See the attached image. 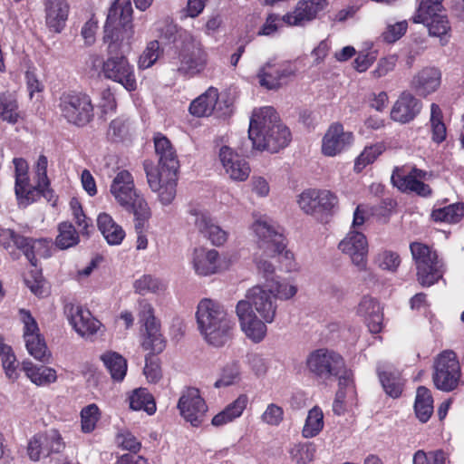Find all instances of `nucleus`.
I'll use <instances>...</instances> for the list:
<instances>
[{"label": "nucleus", "mask_w": 464, "mask_h": 464, "mask_svg": "<svg viewBox=\"0 0 464 464\" xmlns=\"http://www.w3.org/2000/svg\"><path fill=\"white\" fill-rule=\"evenodd\" d=\"M132 14L130 0H115L110 7L103 34L107 58L102 67L106 79L120 83L130 92L138 87L134 66L123 53L125 46L130 48L134 34Z\"/></svg>", "instance_id": "f257e3e1"}, {"label": "nucleus", "mask_w": 464, "mask_h": 464, "mask_svg": "<svg viewBox=\"0 0 464 464\" xmlns=\"http://www.w3.org/2000/svg\"><path fill=\"white\" fill-rule=\"evenodd\" d=\"M248 139L253 148L276 153L289 144L291 132L281 123L276 111L271 106H266L253 111Z\"/></svg>", "instance_id": "f03ea898"}, {"label": "nucleus", "mask_w": 464, "mask_h": 464, "mask_svg": "<svg viewBox=\"0 0 464 464\" xmlns=\"http://www.w3.org/2000/svg\"><path fill=\"white\" fill-rule=\"evenodd\" d=\"M246 296L248 301H239L236 312L246 335L258 343L266 336V326L264 322L256 317L252 308L256 309L266 323H272L276 316V305L272 301L271 296L260 285L252 287Z\"/></svg>", "instance_id": "7ed1b4c3"}, {"label": "nucleus", "mask_w": 464, "mask_h": 464, "mask_svg": "<svg viewBox=\"0 0 464 464\" xmlns=\"http://www.w3.org/2000/svg\"><path fill=\"white\" fill-rule=\"evenodd\" d=\"M169 63L179 75L193 78L206 70L208 53L199 41L184 32L175 38Z\"/></svg>", "instance_id": "20e7f679"}, {"label": "nucleus", "mask_w": 464, "mask_h": 464, "mask_svg": "<svg viewBox=\"0 0 464 464\" xmlns=\"http://www.w3.org/2000/svg\"><path fill=\"white\" fill-rule=\"evenodd\" d=\"M196 318L198 329L208 343L220 347L231 338L234 323L220 303L210 298L202 299L198 304Z\"/></svg>", "instance_id": "39448f33"}, {"label": "nucleus", "mask_w": 464, "mask_h": 464, "mask_svg": "<svg viewBox=\"0 0 464 464\" xmlns=\"http://www.w3.org/2000/svg\"><path fill=\"white\" fill-rule=\"evenodd\" d=\"M53 241L48 238L27 237L14 228L0 225V247L6 251L13 261L24 256L32 266L36 267L38 257L52 256Z\"/></svg>", "instance_id": "423d86ee"}, {"label": "nucleus", "mask_w": 464, "mask_h": 464, "mask_svg": "<svg viewBox=\"0 0 464 464\" xmlns=\"http://www.w3.org/2000/svg\"><path fill=\"white\" fill-rule=\"evenodd\" d=\"M140 322L144 326L141 346L150 351L145 358L143 372L150 382H157L161 377V369L158 362H153L152 356L163 352L166 340L160 332V324L154 315V309L150 304H144L140 314Z\"/></svg>", "instance_id": "0eeeda50"}, {"label": "nucleus", "mask_w": 464, "mask_h": 464, "mask_svg": "<svg viewBox=\"0 0 464 464\" xmlns=\"http://www.w3.org/2000/svg\"><path fill=\"white\" fill-rule=\"evenodd\" d=\"M110 191L116 202L137 218V227L150 218V208L144 197L136 189L134 179L128 170L119 171L113 179Z\"/></svg>", "instance_id": "6e6552de"}, {"label": "nucleus", "mask_w": 464, "mask_h": 464, "mask_svg": "<svg viewBox=\"0 0 464 464\" xmlns=\"http://www.w3.org/2000/svg\"><path fill=\"white\" fill-rule=\"evenodd\" d=\"M61 118L68 124L83 128L94 119V104L92 97L81 91L62 92L57 100Z\"/></svg>", "instance_id": "1a4fd4ad"}, {"label": "nucleus", "mask_w": 464, "mask_h": 464, "mask_svg": "<svg viewBox=\"0 0 464 464\" xmlns=\"http://www.w3.org/2000/svg\"><path fill=\"white\" fill-rule=\"evenodd\" d=\"M252 229L256 235L258 247L263 250L266 256H278V261H285V266L287 271L293 268V253L285 250L286 243L283 233L278 232L271 220L263 216L256 219L252 225Z\"/></svg>", "instance_id": "9d476101"}, {"label": "nucleus", "mask_w": 464, "mask_h": 464, "mask_svg": "<svg viewBox=\"0 0 464 464\" xmlns=\"http://www.w3.org/2000/svg\"><path fill=\"white\" fill-rule=\"evenodd\" d=\"M306 366L314 376L323 381L338 378L340 387L350 382L343 358L334 351L321 348L312 352L306 359Z\"/></svg>", "instance_id": "9b49d317"}, {"label": "nucleus", "mask_w": 464, "mask_h": 464, "mask_svg": "<svg viewBox=\"0 0 464 464\" xmlns=\"http://www.w3.org/2000/svg\"><path fill=\"white\" fill-rule=\"evenodd\" d=\"M410 250L416 266V277L423 287H429L442 278L443 264L437 251L421 242H411Z\"/></svg>", "instance_id": "f8f14e48"}, {"label": "nucleus", "mask_w": 464, "mask_h": 464, "mask_svg": "<svg viewBox=\"0 0 464 464\" xmlns=\"http://www.w3.org/2000/svg\"><path fill=\"white\" fill-rule=\"evenodd\" d=\"M460 378L461 368L455 352L445 350L435 357L432 382L438 390L445 392L456 390Z\"/></svg>", "instance_id": "ddd939ff"}, {"label": "nucleus", "mask_w": 464, "mask_h": 464, "mask_svg": "<svg viewBox=\"0 0 464 464\" xmlns=\"http://www.w3.org/2000/svg\"><path fill=\"white\" fill-rule=\"evenodd\" d=\"M297 204L305 214L323 221L333 215L338 198L327 189L307 188L298 196Z\"/></svg>", "instance_id": "4468645a"}, {"label": "nucleus", "mask_w": 464, "mask_h": 464, "mask_svg": "<svg viewBox=\"0 0 464 464\" xmlns=\"http://www.w3.org/2000/svg\"><path fill=\"white\" fill-rule=\"evenodd\" d=\"M426 171L416 167H396L392 174V182L401 192H414L421 197H429L432 194L430 185L422 179L426 178Z\"/></svg>", "instance_id": "2eb2a0df"}, {"label": "nucleus", "mask_w": 464, "mask_h": 464, "mask_svg": "<svg viewBox=\"0 0 464 464\" xmlns=\"http://www.w3.org/2000/svg\"><path fill=\"white\" fill-rule=\"evenodd\" d=\"M19 314L24 324L23 337L29 354L38 361H48L50 353L36 320L29 310L24 308L19 310Z\"/></svg>", "instance_id": "dca6fc26"}, {"label": "nucleus", "mask_w": 464, "mask_h": 464, "mask_svg": "<svg viewBox=\"0 0 464 464\" xmlns=\"http://www.w3.org/2000/svg\"><path fill=\"white\" fill-rule=\"evenodd\" d=\"M143 168L151 190L159 193V199L163 205L170 204L176 196L178 172H160L151 160H145Z\"/></svg>", "instance_id": "f3484780"}, {"label": "nucleus", "mask_w": 464, "mask_h": 464, "mask_svg": "<svg viewBox=\"0 0 464 464\" xmlns=\"http://www.w3.org/2000/svg\"><path fill=\"white\" fill-rule=\"evenodd\" d=\"M65 447L59 430L52 429L48 431L35 434L29 441L27 452L29 458L37 461L53 453H60Z\"/></svg>", "instance_id": "a211bd4d"}, {"label": "nucleus", "mask_w": 464, "mask_h": 464, "mask_svg": "<svg viewBox=\"0 0 464 464\" xmlns=\"http://www.w3.org/2000/svg\"><path fill=\"white\" fill-rule=\"evenodd\" d=\"M180 415L193 427H199L208 411L204 399L197 388H187L178 401Z\"/></svg>", "instance_id": "6ab92c4d"}, {"label": "nucleus", "mask_w": 464, "mask_h": 464, "mask_svg": "<svg viewBox=\"0 0 464 464\" xmlns=\"http://www.w3.org/2000/svg\"><path fill=\"white\" fill-rule=\"evenodd\" d=\"M231 258L221 256L215 249H195L193 253V267L195 272L203 276L226 271L231 266Z\"/></svg>", "instance_id": "aec40b11"}, {"label": "nucleus", "mask_w": 464, "mask_h": 464, "mask_svg": "<svg viewBox=\"0 0 464 464\" xmlns=\"http://www.w3.org/2000/svg\"><path fill=\"white\" fill-rule=\"evenodd\" d=\"M353 140L352 131L344 130L343 125L340 122H333L323 137L322 153L327 157H335L348 150Z\"/></svg>", "instance_id": "412c9836"}, {"label": "nucleus", "mask_w": 464, "mask_h": 464, "mask_svg": "<svg viewBox=\"0 0 464 464\" xmlns=\"http://www.w3.org/2000/svg\"><path fill=\"white\" fill-rule=\"evenodd\" d=\"M328 5L326 0H299L292 12L282 16L288 26H302L314 20Z\"/></svg>", "instance_id": "4be33fe9"}, {"label": "nucleus", "mask_w": 464, "mask_h": 464, "mask_svg": "<svg viewBox=\"0 0 464 464\" xmlns=\"http://www.w3.org/2000/svg\"><path fill=\"white\" fill-rule=\"evenodd\" d=\"M339 249L349 255L359 271L367 269L368 242L366 237L357 231H351L339 243Z\"/></svg>", "instance_id": "5701e85b"}, {"label": "nucleus", "mask_w": 464, "mask_h": 464, "mask_svg": "<svg viewBox=\"0 0 464 464\" xmlns=\"http://www.w3.org/2000/svg\"><path fill=\"white\" fill-rule=\"evenodd\" d=\"M422 102L409 91H403L393 103L390 118L395 122L407 124L420 113Z\"/></svg>", "instance_id": "b1692460"}, {"label": "nucleus", "mask_w": 464, "mask_h": 464, "mask_svg": "<svg viewBox=\"0 0 464 464\" xmlns=\"http://www.w3.org/2000/svg\"><path fill=\"white\" fill-rule=\"evenodd\" d=\"M218 156L226 173L231 179L245 181L248 179L251 169L249 163L243 156L234 151L228 146H222Z\"/></svg>", "instance_id": "393cba45"}, {"label": "nucleus", "mask_w": 464, "mask_h": 464, "mask_svg": "<svg viewBox=\"0 0 464 464\" xmlns=\"http://www.w3.org/2000/svg\"><path fill=\"white\" fill-rule=\"evenodd\" d=\"M156 155L159 157L160 172H178L179 161L175 148L170 140L162 133L153 136Z\"/></svg>", "instance_id": "a878e982"}, {"label": "nucleus", "mask_w": 464, "mask_h": 464, "mask_svg": "<svg viewBox=\"0 0 464 464\" xmlns=\"http://www.w3.org/2000/svg\"><path fill=\"white\" fill-rule=\"evenodd\" d=\"M65 313L73 329L82 336L92 335L100 328V321L88 309L70 304L65 306Z\"/></svg>", "instance_id": "bb28decb"}, {"label": "nucleus", "mask_w": 464, "mask_h": 464, "mask_svg": "<svg viewBox=\"0 0 464 464\" xmlns=\"http://www.w3.org/2000/svg\"><path fill=\"white\" fill-rule=\"evenodd\" d=\"M441 83V72L435 67H425L411 79L410 87L419 96L427 97L435 92Z\"/></svg>", "instance_id": "cd10ccee"}, {"label": "nucleus", "mask_w": 464, "mask_h": 464, "mask_svg": "<svg viewBox=\"0 0 464 464\" xmlns=\"http://www.w3.org/2000/svg\"><path fill=\"white\" fill-rule=\"evenodd\" d=\"M294 73L289 65L268 61L258 72L261 86L268 90L277 89L285 79Z\"/></svg>", "instance_id": "c85d7f7f"}, {"label": "nucleus", "mask_w": 464, "mask_h": 464, "mask_svg": "<svg viewBox=\"0 0 464 464\" xmlns=\"http://www.w3.org/2000/svg\"><path fill=\"white\" fill-rule=\"evenodd\" d=\"M45 6V23L48 29L55 34L65 27L69 15V5L66 0H47Z\"/></svg>", "instance_id": "c756f323"}, {"label": "nucleus", "mask_w": 464, "mask_h": 464, "mask_svg": "<svg viewBox=\"0 0 464 464\" xmlns=\"http://www.w3.org/2000/svg\"><path fill=\"white\" fill-rule=\"evenodd\" d=\"M190 214L196 217L195 226L199 232L211 241L214 246H219L227 242L228 234L219 226L214 224L210 217L198 210H190Z\"/></svg>", "instance_id": "7c9ffc66"}, {"label": "nucleus", "mask_w": 464, "mask_h": 464, "mask_svg": "<svg viewBox=\"0 0 464 464\" xmlns=\"http://www.w3.org/2000/svg\"><path fill=\"white\" fill-rule=\"evenodd\" d=\"M430 12L417 11L414 16L415 23H422L427 24L429 33L431 35L442 37L447 35L450 31V22L444 14H439V10H429Z\"/></svg>", "instance_id": "2f4dec72"}, {"label": "nucleus", "mask_w": 464, "mask_h": 464, "mask_svg": "<svg viewBox=\"0 0 464 464\" xmlns=\"http://www.w3.org/2000/svg\"><path fill=\"white\" fill-rule=\"evenodd\" d=\"M97 227L110 246L121 245L126 237L122 227L115 222L108 213H101L97 218Z\"/></svg>", "instance_id": "473e14b6"}, {"label": "nucleus", "mask_w": 464, "mask_h": 464, "mask_svg": "<svg viewBox=\"0 0 464 464\" xmlns=\"http://www.w3.org/2000/svg\"><path fill=\"white\" fill-rule=\"evenodd\" d=\"M218 98V90L212 86L209 87L205 92L190 102L189 113L196 117L210 116L216 108Z\"/></svg>", "instance_id": "72a5a7b5"}, {"label": "nucleus", "mask_w": 464, "mask_h": 464, "mask_svg": "<svg viewBox=\"0 0 464 464\" xmlns=\"http://www.w3.org/2000/svg\"><path fill=\"white\" fill-rule=\"evenodd\" d=\"M22 371L38 386H44L53 383L57 379L56 371L47 366H37L30 361L22 362Z\"/></svg>", "instance_id": "f704fd0d"}, {"label": "nucleus", "mask_w": 464, "mask_h": 464, "mask_svg": "<svg viewBox=\"0 0 464 464\" xmlns=\"http://www.w3.org/2000/svg\"><path fill=\"white\" fill-rule=\"evenodd\" d=\"M100 358L114 382H120L124 380L128 362L121 354L114 351H107Z\"/></svg>", "instance_id": "c9c22d12"}, {"label": "nucleus", "mask_w": 464, "mask_h": 464, "mask_svg": "<svg viewBox=\"0 0 464 464\" xmlns=\"http://www.w3.org/2000/svg\"><path fill=\"white\" fill-rule=\"evenodd\" d=\"M248 403L246 394H240L234 401L229 403L222 411L216 414L211 423L216 427L223 426L239 418Z\"/></svg>", "instance_id": "e433bc0d"}, {"label": "nucleus", "mask_w": 464, "mask_h": 464, "mask_svg": "<svg viewBox=\"0 0 464 464\" xmlns=\"http://www.w3.org/2000/svg\"><path fill=\"white\" fill-rule=\"evenodd\" d=\"M413 408L416 418L421 423H426L432 416L434 411L433 397L427 387H418Z\"/></svg>", "instance_id": "4c0bfd02"}, {"label": "nucleus", "mask_w": 464, "mask_h": 464, "mask_svg": "<svg viewBox=\"0 0 464 464\" xmlns=\"http://www.w3.org/2000/svg\"><path fill=\"white\" fill-rule=\"evenodd\" d=\"M129 401L130 408L133 411H144L149 415L156 412L154 397L146 388L135 389L129 396Z\"/></svg>", "instance_id": "58836bf2"}, {"label": "nucleus", "mask_w": 464, "mask_h": 464, "mask_svg": "<svg viewBox=\"0 0 464 464\" xmlns=\"http://www.w3.org/2000/svg\"><path fill=\"white\" fill-rule=\"evenodd\" d=\"M430 217L435 222L459 223L464 217V203L457 202L443 208H434Z\"/></svg>", "instance_id": "ea45409f"}, {"label": "nucleus", "mask_w": 464, "mask_h": 464, "mask_svg": "<svg viewBox=\"0 0 464 464\" xmlns=\"http://www.w3.org/2000/svg\"><path fill=\"white\" fill-rule=\"evenodd\" d=\"M0 118L12 124H15L19 121L18 102L10 92H0Z\"/></svg>", "instance_id": "a19ab883"}, {"label": "nucleus", "mask_w": 464, "mask_h": 464, "mask_svg": "<svg viewBox=\"0 0 464 464\" xmlns=\"http://www.w3.org/2000/svg\"><path fill=\"white\" fill-rule=\"evenodd\" d=\"M58 235L55 238V246L59 249H67L76 246L79 241V233L74 226L68 221L61 222L57 227Z\"/></svg>", "instance_id": "79ce46f5"}, {"label": "nucleus", "mask_w": 464, "mask_h": 464, "mask_svg": "<svg viewBox=\"0 0 464 464\" xmlns=\"http://www.w3.org/2000/svg\"><path fill=\"white\" fill-rule=\"evenodd\" d=\"M430 123L432 140L438 144L443 142L447 138V128L443 122V112L437 103L430 105Z\"/></svg>", "instance_id": "37998d69"}, {"label": "nucleus", "mask_w": 464, "mask_h": 464, "mask_svg": "<svg viewBox=\"0 0 464 464\" xmlns=\"http://www.w3.org/2000/svg\"><path fill=\"white\" fill-rule=\"evenodd\" d=\"M0 360L6 376L10 380H16L19 376L17 368L18 362L10 345L5 343L4 338L0 335Z\"/></svg>", "instance_id": "c03bdc74"}, {"label": "nucleus", "mask_w": 464, "mask_h": 464, "mask_svg": "<svg viewBox=\"0 0 464 464\" xmlns=\"http://www.w3.org/2000/svg\"><path fill=\"white\" fill-rule=\"evenodd\" d=\"M385 147L382 142L366 146L361 154L355 159L354 171L362 172L368 165L372 164L384 151Z\"/></svg>", "instance_id": "a18cd8bd"}, {"label": "nucleus", "mask_w": 464, "mask_h": 464, "mask_svg": "<svg viewBox=\"0 0 464 464\" xmlns=\"http://www.w3.org/2000/svg\"><path fill=\"white\" fill-rule=\"evenodd\" d=\"M379 379L389 396L396 399L401 395L403 383L399 373L382 371L379 372Z\"/></svg>", "instance_id": "49530a36"}, {"label": "nucleus", "mask_w": 464, "mask_h": 464, "mask_svg": "<svg viewBox=\"0 0 464 464\" xmlns=\"http://www.w3.org/2000/svg\"><path fill=\"white\" fill-rule=\"evenodd\" d=\"M324 414L322 410L315 406L308 412L302 433L305 438L316 436L324 428Z\"/></svg>", "instance_id": "de8ad7c7"}, {"label": "nucleus", "mask_w": 464, "mask_h": 464, "mask_svg": "<svg viewBox=\"0 0 464 464\" xmlns=\"http://www.w3.org/2000/svg\"><path fill=\"white\" fill-rule=\"evenodd\" d=\"M267 291L265 290L271 298H278L281 300H288L295 295L297 287L294 285H290L285 281L281 282L276 278L271 279V283L265 285Z\"/></svg>", "instance_id": "09e8293b"}, {"label": "nucleus", "mask_w": 464, "mask_h": 464, "mask_svg": "<svg viewBox=\"0 0 464 464\" xmlns=\"http://www.w3.org/2000/svg\"><path fill=\"white\" fill-rule=\"evenodd\" d=\"M316 447L313 442L295 444L289 450L290 457L296 464H307L314 459Z\"/></svg>", "instance_id": "8fccbe9b"}, {"label": "nucleus", "mask_w": 464, "mask_h": 464, "mask_svg": "<svg viewBox=\"0 0 464 464\" xmlns=\"http://www.w3.org/2000/svg\"><path fill=\"white\" fill-rule=\"evenodd\" d=\"M101 418V411L95 403L83 407L81 411V430L83 433L92 432Z\"/></svg>", "instance_id": "3c124183"}, {"label": "nucleus", "mask_w": 464, "mask_h": 464, "mask_svg": "<svg viewBox=\"0 0 464 464\" xmlns=\"http://www.w3.org/2000/svg\"><path fill=\"white\" fill-rule=\"evenodd\" d=\"M70 207L73 219L80 229V233L89 236L91 232L90 228H92V220L84 214L81 202L77 198H72L70 201Z\"/></svg>", "instance_id": "603ef678"}, {"label": "nucleus", "mask_w": 464, "mask_h": 464, "mask_svg": "<svg viewBox=\"0 0 464 464\" xmlns=\"http://www.w3.org/2000/svg\"><path fill=\"white\" fill-rule=\"evenodd\" d=\"M47 166L48 160L44 155H40L36 162V176H37V188L41 190V194L44 197H47L49 194H53V190L50 189V181L47 177Z\"/></svg>", "instance_id": "864d4df0"}, {"label": "nucleus", "mask_w": 464, "mask_h": 464, "mask_svg": "<svg viewBox=\"0 0 464 464\" xmlns=\"http://www.w3.org/2000/svg\"><path fill=\"white\" fill-rule=\"evenodd\" d=\"M160 53L159 41H150L139 58V68L144 70L151 67L159 59Z\"/></svg>", "instance_id": "5fc2aeb1"}, {"label": "nucleus", "mask_w": 464, "mask_h": 464, "mask_svg": "<svg viewBox=\"0 0 464 464\" xmlns=\"http://www.w3.org/2000/svg\"><path fill=\"white\" fill-rule=\"evenodd\" d=\"M14 190L18 198H24L32 202L34 200L35 193L41 194L37 185L35 187L30 186L29 176L15 177Z\"/></svg>", "instance_id": "6e6d98bb"}, {"label": "nucleus", "mask_w": 464, "mask_h": 464, "mask_svg": "<svg viewBox=\"0 0 464 464\" xmlns=\"http://www.w3.org/2000/svg\"><path fill=\"white\" fill-rule=\"evenodd\" d=\"M129 120L118 117L112 120L109 125L107 135L114 142L121 141L129 133Z\"/></svg>", "instance_id": "4d7b16f0"}, {"label": "nucleus", "mask_w": 464, "mask_h": 464, "mask_svg": "<svg viewBox=\"0 0 464 464\" xmlns=\"http://www.w3.org/2000/svg\"><path fill=\"white\" fill-rule=\"evenodd\" d=\"M445 453L442 450L426 452L417 450L413 455V464H445Z\"/></svg>", "instance_id": "13d9d810"}, {"label": "nucleus", "mask_w": 464, "mask_h": 464, "mask_svg": "<svg viewBox=\"0 0 464 464\" xmlns=\"http://www.w3.org/2000/svg\"><path fill=\"white\" fill-rule=\"evenodd\" d=\"M239 376V365L233 362L227 364L221 372L220 378L214 383L216 388L226 387L233 384Z\"/></svg>", "instance_id": "bf43d9fd"}, {"label": "nucleus", "mask_w": 464, "mask_h": 464, "mask_svg": "<svg viewBox=\"0 0 464 464\" xmlns=\"http://www.w3.org/2000/svg\"><path fill=\"white\" fill-rule=\"evenodd\" d=\"M137 293L145 295L149 292L156 293L163 289V285L155 277L150 275H144L134 283Z\"/></svg>", "instance_id": "052dcab7"}, {"label": "nucleus", "mask_w": 464, "mask_h": 464, "mask_svg": "<svg viewBox=\"0 0 464 464\" xmlns=\"http://www.w3.org/2000/svg\"><path fill=\"white\" fill-rule=\"evenodd\" d=\"M408 24L406 21L398 22L394 24H389L385 31L382 34L383 42L393 44L401 39L406 33Z\"/></svg>", "instance_id": "680f3d73"}, {"label": "nucleus", "mask_w": 464, "mask_h": 464, "mask_svg": "<svg viewBox=\"0 0 464 464\" xmlns=\"http://www.w3.org/2000/svg\"><path fill=\"white\" fill-rule=\"evenodd\" d=\"M377 262L382 269L395 272L401 264V257L396 252L384 250L378 255Z\"/></svg>", "instance_id": "e2e57ef3"}, {"label": "nucleus", "mask_w": 464, "mask_h": 464, "mask_svg": "<svg viewBox=\"0 0 464 464\" xmlns=\"http://www.w3.org/2000/svg\"><path fill=\"white\" fill-rule=\"evenodd\" d=\"M261 420L270 426H278L284 420V410L277 404L270 403L261 415Z\"/></svg>", "instance_id": "0e129e2a"}, {"label": "nucleus", "mask_w": 464, "mask_h": 464, "mask_svg": "<svg viewBox=\"0 0 464 464\" xmlns=\"http://www.w3.org/2000/svg\"><path fill=\"white\" fill-rule=\"evenodd\" d=\"M116 440L122 450H129L134 454L138 453L141 448L140 441L130 431L119 433Z\"/></svg>", "instance_id": "69168bd1"}, {"label": "nucleus", "mask_w": 464, "mask_h": 464, "mask_svg": "<svg viewBox=\"0 0 464 464\" xmlns=\"http://www.w3.org/2000/svg\"><path fill=\"white\" fill-rule=\"evenodd\" d=\"M398 56L396 54H390L379 60L376 68L372 71V75L375 78H382L392 72L397 64Z\"/></svg>", "instance_id": "338daca9"}, {"label": "nucleus", "mask_w": 464, "mask_h": 464, "mask_svg": "<svg viewBox=\"0 0 464 464\" xmlns=\"http://www.w3.org/2000/svg\"><path fill=\"white\" fill-rule=\"evenodd\" d=\"M365 102L369 107L382 112L386 109L388 105L389 96L388 93L384 91H380L378 92H372L366 95Z\"/></svg>", "instance_id": "774afa93"}]
</instances>
